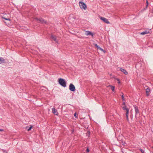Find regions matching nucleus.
Masks as SVG:
<instances>
[{
    "label": "nucleus",
    "instance_id": "1",
    "mask_svg": "<svg viewBox=\"0 0 153 153\" xmlns=\"http://www.w3.org/2000/svg\"><path fill=\"white\" fill-rule=\"evenodd\" d=\"M59 84L62 86L65 87L66 86V81L63 79L59 78L58 79Z\"/></svg>",
    "mask_w": 153,
    "mask_h": 153
},
{
    "label": "nucleus",
    "instance_id": "2",
    "mask_svg": "<svg viewBox=\"0 0 153 153\" xmlns=\"http://www.w3.org/2000/svg\"><path fill=\"white\" fill-rule=\"evenodd\" d=\"M80 8L82 9L85 10L87 8L86 4L82 1H79V3Z\"/></svg>",
    "mask_w": 153,
    "mask_h": 153
},
{
    "label": "nucleus",
    "instance_id": "3",
    "mask_svg": "<svg viewBox=\"0 0 153 153\" xmlns=\"http://www.w3.org/2000/svg\"><path fill=\"white\" fill-rule=\"evenodd\" d=\"M36 19L39 23H41L42 24H47V23L46 21H45L42 18H35Z\"/></svg>",
    "mask_w": 153,
    "mask_h": 153
},
{
    "label": "nucleus",
    "instance_id": "4",
    "mask_svg": "<svg viewBox=\"0 0 153 153\" xmlns=\"http://www.w3.org/2000/svg\"><path fill=\"white\" fill-rule=\"evenodd\" d=\"M69 89L71 91H74L76 89L75 86L72 83H71L69 85Z\"/></svg>",
    "mask_w": 153,
    "mask_h": 153
},
{
    "label": "nucleus",
    "instance_id": "5",
    "mask_svg": "<svg viewBox=\"0 0 153 153\" xmlns=\"http://www.w3.org/2000/svg\"><path fill=\"white\" fill-rule=\"evenodd\" d=\"M134 107L135 112V116L136 117L137 115L139 114L140 111L137 106H136V105H134Z\"/></svg>",
    "mask_w": 153,
    "mask_h": 153
},
{
    "label": "nucleus",
    "instance_id": "6",
    "mask_svg": "<svg viewBox=\"0 0 153 153\" xmlns=\"http://www.w3.org/2000/svg\"><path fill=\"white\" fill-rule=\"evenodd\" d=\"M100 18L101 20L103 21L104 22L107 24L110 23V22L108 21V20L106 18L102 17H100Z\"/></svg>",
    "mask_w": 153,
    "mask_h": 153
},
{
    "label": "nucleus",
    "instance_id": "7",
    "mask_svg": "<svg viewBox=\"0 0 153 153\" xmlns=\"http://www.w3.org/2000/svg\"><path fill=\"white\" fill-rule=\"evenodd\" d=\"M51 38L52 39V40L54 41L57 43H58V41L57 39L56 36L53 35H51Z\"/></svg>",
    "mask_w": 153,
    "mask_h": 153
},
{
    "label": "nucleus",
    "instance_id": "8",
    "mask_svg": "<svg viewBox=\"0 0 153 153\" xmlns=\"http://www.w3.org/2000/svg\"><path fill=\"white\" fill-rule=\"evenodd\" d=\"M85 34L87 36L91 35L92 36H93L94 35V34L93 33H92L91 32L89 31H86Z\"/></svg>",
    "mask_w": 153,
    "mask_h": 153
},
{
    "label": "nucleus",
    "instance_id": "9",
    "mask_svg": "<svg viewBox=\"0 0 153 153\" xmlns=\"http://www.w3.org/2000/svg\"><path fill=\"white\" fill-rule=\"evenodd\" d=\"M123 109V110H126V113H128L129 112V109L127 108L126 106H123L122 107Z\"/></svg>",
    "mask_w": 153,
    "mask_h": 153
},
{
    "label": "nucleus",
    "instance_id": "10",
    "mask_svg": "<svg viewBox=\"0 0 153 153\" xmlns=\"http://www.w3.org/2000/svg\"><path fill=\"white\" fill-rule=\"evenodd\" d=\"M6 61L5 59L3 57H0V64L5 63Z\"/></svg>",
    "mask_w": 153,
    "mask_h": 153
},
{
    "label": "nucleus",
    "instance_id": "11",
    "mask_svg": "<svg viewBox=\"0 0 153 153\" xmlns=\"http://www.w3.org/2000/svg\"><path fill=\"white\" fill-rule=\"evenodd\" d=\"M146 95L147 96H148L149 95V92L150 91V89L148 87L146 89Z\"/></svg>",
    "mask_w": 153,
    "mask_h": 153
},
{
    "label": "nucleus",
    "instance_id": "12",
    "mask_svg": "<svg viewBox=\"0 0 153 153\" xmlns=\"http://www.w3.org/2000/svg\"><path fill=\"white\" fill-rule=\"evenodd\" d=\"M52 112L55 115H57L58 114V112L57 110H56L54 108H52Z\"/></svg>",
    "mask_w": 153,
    "mask_h": 153
},
{
    "label": "nucleus",
    "instance_id": "13",
    "mask_svg": "<svg viewBox=\"0 0 153 153\" xmlns=\"http://www.w3.org/2000/svg\"><path fill=\"white\" fill-rule=\"evenodd\" d=\"M149 33V30H145L144 31L141 33L140 34L142 35H144L146 34L147 33Z\"/></svg>",
    "mask_w": 153,
    "mask_h": 153
},
{
    "label": "nucleus",
    "instance_id": "14",
    "mask_svg": "<svg viewBox=\"0 0 153 153\" xmlns=\"http://www.w3.org/2000/svg\"><path fill=\"white\" fill-rule=\"evenodd\" d=\"M120 71L123 72L124 74H128L127 72L126 71V70L124 69H123L122 68H120Z\"/></svg>",
    "mask_w": 153,
    "mask_h": 153
},
{
    "label": "nucleus",
    "instance_id": "15",
    "mask_svg": "<svg viewBox=\"0 0 153 153\" xmlns=\"http://www.w3.org/2000/svg\"><path fill=\"white\" fill-rule=\"evenodd\" d=\"M108 87H110L112 91H114V90L115 87L112 85H109Z\"/></svg>",
    "mask_w": 153,
    "mask_h": 153
},
{
    "label": "nucleus",
    "instance_id": "16",
    "mask_svg": "<svg viewBox=\"0 0 153 153\" xmlns=\"http://www.w3.org/2000/svg\"><path fill=\"white\" fill-rule=\"evenodd\" d=\"M33 127V126H30V127H27L26 128L27 129V130L28 131H29L30 130H31L32 128Z\"/></svg>",
    "mask_w": 153,
    "mask_h": 153
},
{
    "label": "nucleus",
    "instance_id": "17",
    "mask_svg": "<svg viewBox=\"0 0 153 153\" xmlns=\"http://www.w3.org/2000/svg\"><path fill=\"white\" fill-rule=\"evenodd\" d=\"M99 50H100V51L103 52L104 53H105L106 51L105 50H103V49H102V48H101L100 47L99 49Z\"/></svg>",
    "mask_w": 153,
    "mask_h": 153
},
{
    "label": "nucleus",
    "instance_id": "18",
    "mask_svg": "<svg viewBox=\"0 0 153 153\" xmlns=\"http://www.w3.org/2000/svg\"><path fill=\"white\" fill-rule=\"evenodd\" d=\"M128 113H126V119L128 121V120H129L128 117Z\"/></svg>",
    "mask_w": 153,
    "mask_h": 153
},
{
    "label": "nucleus",
    "instance_id": "19",
    "mask_svg": "<svg viewBox=\"0 0 153 153\" xmlns=\"http://www.w3.org/2000/svg\"><path fill=\"white\" fill-rule=\"evenodd\" d=\"M94 45L96 47V48L97 49H98L99 48H100V47H99L97 44H95Z\"/></svg>",
    "mask_w": 153,
    "mask_h": 153
},
{
    "label": "nucleus",
    "instance_id": "20",
    "mask_svg": "<svg viewBox=\"0 0 153 153\" xmlns=\"http://www.w3.org/2000/svg\"><path fill=\"white\" fill-rule=\"evenodd\" d=\"M122 94H123L122 95V100L123 101H125V99L124 98V97L123 96V93H122Z\"/></svg>",
    "mask_w": 153,
    "mask_h": 153
},
{
    "label": "nucleus",
    "instance_id": "21",
    "mask_svg": "<svg viewBox=\"0 0 153 153\" xmlns=\"http://www.w3.org/2000/svg\"><path fill=\"white\" fill-rule=\"evenodd\" d=\"M2 18L4 19L5 20H8V21H10V19H9V18H4V17H2Z\"/></svg>",
    "mask_w": 153,
    "mask_h": 153
},
{
    "label": "nucleus",
    "instance_id": "22",
    "mask_svg": "<svg viewBox=\"0 0 153 153\" xmlns=\"http://www.w3.org/2000/svg\"><path fill=\"white\" fill-rule=\"evenodd\" d=\"M146 8H147V7L148 6V4H149L148 1L147 0H146Z\"/></svg>",
    "mask_w": 153,
    "mask_h": 153
},
{
    "label": "nucleus",
    "instance_id": "23",
    "mask_svg": "<svg viewBox=\"0 0 153 153\" xmlns=\"http://www.w3.org/2000/svg\"><path fill=\"white\" fill-rule=\"evenodd\" d=\"M140 152L142 153H144V150H143V149H140Z\"/></svg>",
    "mask_w": 153,
    "mask_h": 153
},
{
    "label": "nucleus",
    "instance_id": "24",
    "mask_svg": "<svg viewBox=\"0 0 153 153\" xmlns=\"http://www.w3.org/2000/svg\"><path fill=\"white\" fill-rule=\"evenodd\" d=\"M117 79L118 81V83H120V80L119 79Z\"/></svg>",
    "mask_w": 153,
    "mask_h": 153
},
{
    "label": "nucleus",
    "instance_id": "25",
    "mask_svg": "<svg viewBox=\"0 0 153 153\" xmlns=\"http://www.w3.org/2000/svg\"><path fill=\"white\" fill-rule=\"evenodd\" d=\"M123 106H126V104H125V102H123Z\"/></svg>",
    "mask_w": 153,
    "mask_h": 153
},
{
    "label": "nucleus",
    "instance_id": "26",
    "mask_svg": "<svg viewBox=\"0 0 153 153\" xmlns=\"http://www.w3.org/2000/svg\"><path fill=\"white\" fill-rule=\"evenodd\" d=\"M86 151L87 152H88L89 151V149L88 148L87 149Z\"/></svg>",
    "mask_w": 153,
    "mask_h": 153
},
{
    "label": "nucleus",
    "instance_id": "27",
    "mask_svg": "<svg viewBox=\"0 0 153 153\" xmlns=\"http://www.w3.org/2000/svg\"><path fill=\"white\" fill-rule=\"evenodd\" d=\"M4 131V130L3 129H0V131Z\"/></svg>",
    "mask_w": 153,
    "mask_h": 153
},
{
    "label": "nucleus",
    "instance_id": "28",
    "mask_svg": "<svg viewBox=\"0 0 153 153\" xmlns=\"http://www.w3.org/2000/svg\"><path fill=\"white\" fill-rule=\"evenodd\" d=\"M74 116H75V117H76V113H74Z\"/></svg>",
    "mask_w": 153,
    "mask_h": 153
},
{
    "label": "nucleus",
    "instance_id": "29",
    "mask_svg": "<svg viewBox=\"0 0 153 153\" xmlns=\"http://www.w3.org/2000/svg\"><path fill=\"white\" fill-rule=\"evenodd\" d=\"M5 152L6 153H7V152Z\"/></svg>",
    "mask_w": 153,
    "mask_h": 153
},
{
    "label": "nucleus",
    "instance_id": "30",
    "mask_svg": "<svg viewBox=\"0 0 153 153\" xmlns=\"http://www.w3.org/2000/svg\"><path fill=\"white\" fill-rule=\"evenodd\" d=\"M90 132H89V134H90Z\"/></svg>",
    "mask_w": 153,
    "mask_h": 153
},
{
    "label": "nucleus",
    "instance_id": "31",
    "mask_svg": "<svg viewBox=\"0 0 153 153\" xmlns=\"http://www.w3.org/2000/svg\"><path fill=\"white\" fill-rule=\"evenodd\" d=\"M152 148H153V147H152Z\"/></svg>",
    "mask_w": 153,
    "mask_h": 153
},
{
    "label": "nucleus",
    "instance_id": "32",
    "mask_svg": "<svg viewBox=\"0 0 153 153\" xmlns=\"http://www.w3.org/2000/svg\"><path fill=\"white\" fill-rule=\"evenodd\" d=\"M82 1L83 0H82Z\"/></svg>",
    "mask_w": 153,
    "mask_h": 153
}]
</instances>
